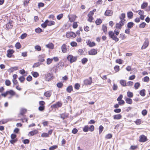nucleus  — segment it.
Listing matches in <instances>:
<instances>
[{
    "label": "nucleus",
    "instance_id": "obj_58",
    "mask_svg": "<svg viewBox=\"0 0 150 150\" xmlns=\"http://www.w3.org/2000/svg\"><path fill=\"white\" fill-rule=\"evenodd\" d=\"M45 109V106H40L38 108V109L40 111H43Z\"/></svg>",
    "mask_w": 150,
    "mask_h": 150
},
{
    "label": "nucleus",
    "instance_id": "obj_48",
    "mask_svg": "<svg viewBox=\"0 0 150 150\" xmlns=\"http://www.w3.org/2000/svg\"><path fill=\"white\" fill-rule=\"evenodd\" d=\"M118 88V86L117 85L115 84V83L113 84V85L112 87L114 91H116L117 90Z\"/></svg>",
    "mask_w": 150,
    "mask_h": 150
},
{
    "label": "nucleus",
    "instance_id": "obj_61",
    "mask_svg": "<svg viewBox=\"0 0 150 150\" xmlns=\"http://www.w3.org/2000/svg\"><path fill=\"white\" fill-rule=\"evenodd\" d=\"M119 66H115L114 67L115 70L116 72L119 71Z\"/></svg>",
    "mask_w": 150,
    "mask_h": 150
},
{
    "label": "nucleus",
    "instance_id": "obj_42",
    "mask_svg": "<svg viewBox=\"0 0 150 150\" xmlns=\"http://www.w3.org/2000/svg\"><path fill=\"white\" fill-rule=\"evenodd\" d=\"M140 86V83L138 82L134 84V88L136 89H137Z\"/></svg>",
    "mask_w": 150,
    "mask_h": 150
},
{
    "label": "nucleus",
    "instance_id": "obj_18",
    "mask_svg": "<svg viewBox=\"0 0 150 150\" xmlns=\"http://www.w3.org/2000/svg\"><path fill=\"white\" fill-rule=\"evenodd\" d=\"M7 95L10 94L12 96H14L15 94V92L12 90H10L6 91Z\"/></svg>",
    "mask_w": 150,
    "mask_h": 150
},
{
    "label": "nucleus",
    "instance_id": "obj_2",
    "mask_svg": "<svg viewBox=\"0 0 150 150\" xmlns=\"http://www.w3.org/2000/svg\"><path fill=\"white\" fill-rule=\"evenodd\" d=\"M67 60L71 63L76 61L77 59V57H74L71 55H69L67 57Z\"/></svg>",
    "mask_w": 150,
    "mask_h": 150
},
{
    "label": "nucleus",
    "instance_id": "obj_56",
    "mask_svg": "<svg viewBox=\"0 0 150 150\" xmlns=\"http://www.w3.org/2000/svg\"><path fill=\"white\" fill-rule=\"evenodd\" d=\"M63 86V84L61 82L58 83L57 84V86L59 88H61Z\"/></svg>",
    "mask_w": 150,
    "mask_h": 150
},
{
    "label": "nucleus",
    "instance_id": "obj_10",
    "mask_svg": "<svg viewBox=\"0 0 150 150\" xmlns=\"http://www.w3.org/2000/svg\"><path fill=\"white\" fill-rule=\"evenodd\" d=\"M86 43L90 47H93L96 45V43L94 42H91L90 40L86 41Z\"/></svg>",
    "mask_w": 150,
    "mask_h": 150
},
{
    "label": "nucleus",
    "instance_id": "obj_37",
    "mask_svg": "<svg viewBox=\"0 0 150 150\" xmlns=\"http://www.w3.org/2000/svg\"><path fill=\"white\" fill-rule=\"evenodd\" d=\"M35 48L36 50H37L38 51H40L41 49V47L38 45L35 46Z\"/></svg>",
    "mask_w": 150,
    "mask_h": 150
},
{
    "label": "nucleus",
    "instance_id": "obj_33",
    "mask_svg": "<svg viewBox=\"0 0 150 150\" xmlns=\"http://www.w3.org/2000/svg\"><path fill=\"white\" fill-rule=\"evenodd\" d=\"M26 112V109H23L21 110L20 114L21 115H23Z\"/></svg>",
    "mask_w": 150,
    "mask_h": 150
},
{
    "label": "nucleus",
    "instance_id": "obj_47",
    "mask_svg": "<svg viewBox=\"0 0 150 150\" xmlns=\"http://www.w3.org/2000/svg\"><path fill=\"white\" fill-rule=\"evenodd\" d=\"M88 61V59L86 58H83V59L82 60V63L83 64H85Z\"/></svg>",
    "mask_w": 150,
    "mask_h": 150
},
{
    "label": "nucleus",
    "instance_id": "obj_63",
    "mask_svg": "<svg viewBox=\"0 0 150 150\" xmlns=\"http://www.w3.org/2000/svg\"><path fill=\"white\" fill-rule=\"evenodd\" d=\"M40 65V63L39 62H37L35 63L33 66V67H38Z\"/></svg>",
    "mask_w": 150,
    "mask_h": 150
},
{
    "label": "nucleus",
    "instance_id": "obj_55",
    "mask_svg": "<svg viewBox=\"0 0 150 150\" xmlns=\"http://www.w3.org/2000/svg\"><path fill=\"white\" fill-rule=\"evenodd\" d=\"M63 16V14L62 13L60 14L57 16V18L58 20H60Z\"/></svg>",
    "mask_w": 150,
    "mask_h": 150
},
{
    "label": "nucleus",
    "instance_id": "obj_15",
    "mask_svg": "<svg viewBox=\"0 0 150 150\" xmlns=\"http://www.w3.org/2000/svg\"><path fill=\"white\" fill-rule=\"evenodd\" d=\"M51 94L52 91H48L44 93V95L47 97H49L51 96Z\"/></svg>",
    "mask_w": 150,
    "mask_h": 150
},
{
    "label": "nucleus",
    "instance_id": "obj_52",
    "mask_svg": "<svg viewBox=\"0 0 150 150\" xmlns=\"http://www.w3.org/2000/svg\"><path fill=\"white\" fill-rule=\"evenodd\" d=\"M35 31L37 33H40L42 31V30L41 28H39L36 29Z\"/></svg>",
    "mask_w": 150,
    "mask_h": 150
},
{
    "label": "nucleus",
    "instance_id": "obj_39",
    "mask_svg": "<svg viewBox=\"0 0 150 150\" xmlns=\"http://www.w3.org/2000/svg\"><path fill=\"white\" fill-rule=\"evenodd\" d=\"M103 127L102 125H100L99 128V134H100L103 131Z\"/></svg>",
    "mask_w": 150,
    "mask_h": 150
},
{
    "label": "nucleus",
    "instance_id": "obj_54",
    "mask_svg": "<svg viewBox=\"0 0 150 150\" xmlns=\"http://www.w3.org/2000/svg\"><path fill=\"white\" fill-rule=\"evenodd\" d=\"M94 129V127L93 125H91L89 128V130L91 132L93 131Z\"/></svg>",
    "mask_w": 150,
    "mask_h": 150
},
{
    "label": "nucleus",
    "instance_id": "obj_11",
    "mask_svg": "<svg viewBox=\"0 0 150 150\" xmlns=\"http://www.w3.org/2000/svg\"><path fill=\"white\" fill-rule=\"evenodd\" d=\"M62 105V104L59 102H57L56 104H54L52 105V107L54 108H57L61 107Z\"/></svg>",
    "mask_w": 150,
    "mask_h": 150
},
{
    "label": "nucleus",
    "instance_id": "obj_64",
    "mask_svg": "<svg viewBox=\"0 0 150 150\" xmlns=\"http://www.w3.org/2000/svg\"><path fill=\"white\" fill-rule=\"evenodd\" d=\"M122 26L119 23H117L116 25V28L119 29H121L122 28Z\"/></svg>",
    "mask_w": 150,
    "mask_h": 150
},
{
    "label": "nucleus",
    "instance_id": "obj_31",
    "mask_svg": "<svg viewBox=\"0 0 150 150\" xmlns=\"http://www.w3.org/2000/svg\"><path fill=\"white\" fill-rule=\"evenodd\" d=\"M102 21L100 19H98L96 21V23L97 25H99L101 24Z\"/></svg>",
    "mask_w": 150,
    "mask_h": 150
},
{
    "label": "nucleus",
    "instance_id": "obj_32",
    "mask_svg": "<svg viewBox=\"0 0 150 150\" xmlns=\"http://www.w3.org/2000/svg\"><path fill=\"white\" fill-rule=\"evenodd\" d=\"M127 96L129 98H132L133 96L132 93L130 91H128L127 92Z\"/></svg>",
    "mask_w": 150,
    "mask_h": 150
},
{
    "label": "nucleus",
    "instance_id": "obj_60",
    "mask_svg": "<svg viewBox=\"0 0 150 150\" xmlns=\"http://www.w3.org/2000/svg\"><path fill=\"white\" fill-rule=\"evenodd\" d=\"M149 77L146 76L144 78V82H148L149 80Z\"/></svg>",
    "mask_w": 150,
    "mask_h": 150
},
{
    "label": "nucleus",
    "instance_id": "obj_24",
    "mask_svg": "<svg viewBox=\"0 0 150 150\" xmlns=\"http://www.w3.org/2000/svg\"><path fill=\"white\" fill-rule=\"evenodd\" d=\"M134 23L132 22L128 23L127 24V27L129 28H131L133 26Z\"/></svg>",
    "mask_w": 150,
    "mask_h": 150
},
{
    "label": "nucleus",
    "instance_id": "obj_19",
    "mask_svg": "<svg viewBox=\"0 0 150 150\" xmlns=\"http://www.w3.org/2000/svg\"><path fill=\"white\" fill-rule=\"evenodd\" d=\"M46 47L49 48L53 49L54 48V45L52 43H50L46 45Z\"/></svg>",
    "mask_w": 150,
    "mask_h": 150
},
{
    "label": "nucleus",
    "instance_id": "obj_62",
    "mask_svg": "<svg viewBox=\"0 0 150 150\" xmlns=\"http://www.w3.org/2000/svg\"><path fill=\"white\" fill-rule=\"evenodd\" d=\"M141 120L140 119H138L136 121L135 123L137 125H139L141 123Z\"/></svg>",
    "mask_w": 150,
    "mask_h": 150
},
{
    "label": "nucleus",
    "instance_id": "obj_20",
    "mask_svg": "<svg viewBox=\"0 0 150 150\" xmlns=\"http://www.w3.org/2000/svg\"><path fill=\"white\" fill-rule=\"evenodd\" d=\"M120 83L122 86H127L126 81L124 80H121L120 81Z\"/></svg>",
    "mask_w": 150,
    "mask_h": 150
},
{
    "label": "nucleus",
    "instance_id": "obj_50",
    "mask_svg": "<svg viewBox=\"0 0 150 150\" xmlns=\"http://www.w3.org/2000/svg\"><path fill=\"white\" fill-rule=\"evenodd\" d=\"M67 117V115L65 113H63L60 115V117L63 119H64Z\"/></svg>",
    "mask_w": 150,
    "mask_h": 150
},
{
    "label": "nucleus",
    "instance_id": "obj_38",
    "mask_svg": "<svg viewBox=\"0 0 150 150\" xmlns=\"http://www.w3.org/2000/svg\"><path fill=\"white\" fill-rule=\"evenodd\" d=\"M139 12L138 14L140 16L144 15V11L143 10H139L137 11L136 12Z\"/></svg>",
    "mask_w": 150,
    "mask_h": 150
},
{
    "label": "nucleus",
    "instance_id": "obj_6",
    "mask_svg": "<svg viewBox=\"0 0 150 150\" xmlns=\"http://www.w3.org/2000/svg\"><path fill=\"white\" fill-rule=\"evenodd\" d=\"M14 52V51L12 49L8 50L7 51V57L9 58L11 57L12 56V54Z\"/></svg>",
    "mask_w": 150,
    "mask_h": 150
},
{
    "label": "nucleus",
    "instance_id": "obj_30",
    "mask_svg": "<svg viewBox=\"0 0 150 150\" xmlns=\"http://www.w3.org/2000/svg\"><path fill=\"white\" fill-rule=\"evenodd\" d=\"M102 29L103 31L105 33H106L107 30V27L106 26L104 25H103Z\"/></svg>",
    "mask_w": 150,
    "mask_h": 150
},
{
    "label": "nucleus",
    "instance_id": "obj_53",
    "mask_svg": "<svg viewBox=\"0 0 150 150\" xmlns=\"http://www.w3.org/2000/svg\"><path fill=\"white\" fill-rule=\"evenodd\" d=\"M72 47H76L77 45V43L75 42H72L70 43Z\"/></svg>",
    "mask_w": 150,
    "mask_h": 150
},
{
    "label": "nucleus",
    "instance_id": "obj_22",
    "mask_svg": "<svg viewBox=\"0 0 150 150\" xmlns=\"http://www.w3.org/2000/svg\"><path fill=\"white\" fill-rule=\"evenodd\" d=\"M48 21V20H46L45 22L41 24L42 27L43 28H45L47 25V22Z\"/></svg>",
    "mask_w": 150,
    "mask_h": 150
},
{
    "label": "nucleus",
    "instance_id": "obj_16",
    "mask_svg": "<svg viewBox=\"0 0 150 150\" xmlns=\"http://www.w3.org/2000/svg\"><path fill=\"white\" fill-rule=\"evenodd\" d=\"M122 116L120 114L115 115L113 116V118L115 120L120 119L122 118Z\"/></svg>",
    "mask_w": 150,
    "mask_h": 150
},
{
    "label": "nucleus",
    "instance_id": "obj_23",
    "mask_svg": "<svg viewBox=\"0 0 150 150\" xmlns=\"http://www.w3.org/2000/svg\"><path fill=\"white\" fill-rule=\"evenodd\" d=\"M12 27L13 25H12V24L10 22L8 23L6 25V27L8 29H9L11 28H12Z\"/></svg>",
    "mask_w": 150,
    "mask_h": 150
},
{
    "label": "nucleus",
    "instance_id": "obj_1",
    "mask_svg": "<svg viewBox=\"0 0 150 150\" xmlns=\"http://www.w3.org/2000/svg\"><path fill=\"white\" fill-rule=\"evenodd\" d=\"M109 36L113 40H115L116 42L119 41V39L116 36H115L114 33L112 31H110L108 33Z\"/></svg>",
    "mask_w": 150,
    "mask_h": 150
},
{
    "label": "nucleus",
    "instance_id": "obj_27",
    "mask_svg": "<svg viewBox=\"0 0 150 150\" xmlns=\"http://www.w3.org/2000/svg\"><path fill=\"white\" fill-rule=\"evenodd\" d=\"M127 15L128 17L131 19L132 18L133 14L132 12L130 11L127 13Z\"/></svg>",
    "mask_w": 150,
    "mask_h": 150
},
{
    "label": "nucleus",
    "instance_id": "obj_36",
    "mask_svg": "<svg viewBox=\"0 0 150 150\" xmlns=\"http://www.w3.org/2000/svg\"><path fill=\"white\" fill-rule=\"evenodd\" d=\"M57 146L55 145L51 146L49 148L50 150H54L57 148Z\"/></svg>",
    "mask_w": 150,
    "mask_h": 150
},
{
    "label": "nucleus",
    "instance_id": "obj_35",
    "mask_svg": "<svg viewBox=\"0 0 150 150\" xmlns=\"http://www.w3.org/2000/svg\"><path fill=\"white\" fill-rule=\"evenodd\" d=\"M53 59H50V58H48L47 59V64H50L52 62Z\"/></svg>",
    "mask_w": 150,
    "mask_h": 150
},
{
    "label": "nucleus",
    "instance_id": "obj_4",
    "mask_svg": "<svg viewBox=\"0 0 150 150\" xmlns=\"http://www.w3.org/2000/svg\"><path fill=\"white\" fill-rule=\"evenodd\" d=\"M67 37L68 38H74L76 36V34L74 33L71 32L67 33L66 34Z\"/></svg>",
    "mask_w": 150,
    "mask_h": 150
},
{
    "label": "nucleus",
    "instance_id": "obj_44",
    "mask_svg": "<svg viewBox=\"0 0 150 150\" xmlns=\"http://www.w3.org/2000/svg\"><path fill=\"white\" fill-rule=\"evenodd\" d=\"M19 79L20 81V82L21 83L23 82L25 80V78L23 76L20 77L19 78Z\"/></svg>",
    "mask_w": 150,
    "mask_h": 150
},
{
    "label": "nucleus",
    "instance_id": "obj_59",
    "mask_svg": "<svg viewBox=\"0 0 150 150\" xmlns=\"http://www.w3.org/2000/svg\"><path fill=\"white\" fill-rule=\"evenodd\" d=\"M142 113L143 115L145 116L147 114V111L146 110H144L142 111Z\"/></svg>",
    "mask_w": 150,
    "mask_h": 150
},
{
    "label": "nucleus",
    "instance_id": "obj_8",
    "mask_svg": "<svg viewBox=\"0 0 150 150\" xmlns=\"http://www.w3.org/2000/svg\"><path fill=\"white\" fill-rule=\"evenodd\" d=\"M149 44V42L148 39H146L142 46L141 49H144L146 48L148 46Z\"/></svg>",
    "mask_w": 150,
    "mask_h": 150
},
{
    "label": "nucleus",
    "instance_id": "obj_40",
    "mask_svg": "<svg viewBox=\"0 0 150 150\" xmlns=\"http://www.w3.org/2000/svg\"><path fill=\"white\" fill-rule=\"evenodd\" d=\"M15 47L17 49H19L21 47L20 43L19 42H17L15 45Z\"/></svg>",
    "mask_w": 150,
    "mask_h": 150
},
{
    "label": "nucleus",
    "instance_id": "obj_46",
    "mask_svg": "<svg viewBox=\"0 0 150 150\" xmlns=\"http://www.w3.org/2000/svg\"><path fill=\"white\" fill-rule=\"evenodd\" d=\"M88 20L90 22H91L93 19L92 16H89L88 15Z\"/></svg>",
    "mask_w": 150,
    "mask_h": 150
},
{
    "label": "nucleus",
    "instance_id": "obj_25",
    "mask_svg": "<svg viewBox=\"0 0 150 150\" xmlns=\"http://www.w3.org/2000/svg\"><path fill=\"white\" fill-rule=\"evenodd\" d=\"M148 3L147 2H144L141 6V8L142 9H144L147 6Z\"/></svg>",
    "mask_w": 150,
    "mask_h": 150
},
{
    "label": "nucleus",
    "instance_id": "obj_3",
    "mask_svg": "<svg viewBox=\"0 0 150 150\" xmlns=\"http://www.w3.org/2000/svg\"><path fill=\"white\" fill-rule=\"evenodd\" d=\"M52 75L49 73L45 74V80L46 81H50L52 80Z\"/></svg>",
    "mask_w": 150,
    "mask_h": 150
},
{
    "label": "nucleus",
    "instance_id": "obj_28",
    "mask_svg": "<svg viewBox=\"0 0 150 150\" xmlns=\"http://www.w3.org/2000/svg\"><path fill=\"white\" fill-rule=\"evenodd\" d=\"M55 24V22L53 21H49L48 20V21L47 22V25L49 26H51L52 25H54Z\"/></svg>",
    "mask_w": 150,
    "mask_h": 150
},
{
    "label": "nucleus",
    "instance_id": "obj_29",
    "mask_svg": "<svg viewBox=\"0 0 150 150\" xmlns=\"http://www.w3.org/2000/svg\"><path fill=\"white\" fill-rule=\"evenodd\" d=\"M145 90L144 89H142L140 91L139 93L140 95L142 96H145Z\"/></svg>",
    "mask_w": 150,
    "mask_h": 150
},
{
    "label": "nucleus",
    "instance_id": "obj_57",
    "mask_svg": "<svg viewBox=\"0 0 150 150\" xmlns=\"http://www.w3.org/2000/svg\"><path fill=\"white\" fill-rule=\"evenodd\" d=\"M27 35V34L25 33L22 34L21 36V39H24L26 37Z\"/></svg>",
    "mask_w": 150,
    "mask_h": 150
},
{
    "label": "nucleus",
    "instance_id": "obj_34",
    "mask_svg": "<svg viewBox=\"0 0 150 150\" xmlns=\"http://www.w3.org/2000/svg\"><path fill=\"white\" fill-rule=\"evenodd\" d=\"M89 130V127L88 126H85L83 128V130L85 132H87Z\"/></svg>",
    "mask_w": 150,
    "mask_h": 150
},
{
    "label": "nucleus",
    "instance_id": "obj_14",
    "mask_svg": "<svg viewBox=\"0 0 150 150\" xmlns=\"http://www.w3.org/2000/svg\"><path fill=\"white\" fill-rule=\"evenodd\" d=\"M38 133V131L36 130H34L31 131L29 132L28 135L29 136H33L35 134H36Z\"/></svg>",
    "mask_w": 150,
    "mask_h": 150
},
{
    "label": "nucleus",
    "instance_id": "obj_26",
    "mask_svg": "<svg viewBox=\"0 0 150 150\" xmlns=\"http://www.w3.org/2000/svg\"><path fill=\"white\" fill-rule=\"evenodd\" d=\"M32 74L33 76L35 78L38 77L39 75V74L37 72L33 71Z\"/></svg>",
    "mask_w": 150,
    "mask_h": 150
},
{
    "label": "nucleus",
    "instance_id": "obj_13",
    "mask_svg": "<svg viewBox=\"0 0 150 150\" xmlns=\"http://www.w3.org/2000/svg\"><path fill=\"white\" fill-rule=\"evenodd\" d=\"M113 12L111 10H106L105 13V15L107 16H111Z\"/></svg>",
    "mask_w": 150,
    "mask_h": 150
},
{
    "label": "nucleus",
    "instance_id": "obj_41",
    "mask_svg": "<svg viewBox=\"0 0 150 150\" xmlns=\"http://www.w3.org/2000/svg\"><path fill=\"white\" fill-rule=\"evenodd\" d=\"M146 24L144 22H143L139 25V27L140 28H144Z\"/></svg>",
    "mask_w": 150,
    "mask_h": 150
},
{
    "label": "nucleus",
    "instance_id": "obj_12",
    "mask_svg": "<svg viewBox=\"0 0 150 150\" xmlns=\"http://www.w3.org/2000/svg\"><path fill=\"white\" fill-rule=\"evenodd\" d=\"M62 52L64 53H66L67 52V46L65 44H63L61 47Z\"/></svg>",
    "mask_w": 150,
    "mask_h": 150
},
{
    "label": "nucleus",
    "instance_id": "obj_5",
    "mask_svg": "<svg viewBox=\"0 0 150 150\" xmlns=\"http://www.w3.org/2000/svg\"><path fill=\"white\" fill-rule=\"evenodd\" d=\"M92 82V78L90 77L88 79H86L84 80V83L85 85H91Z\"/></svg>",
    "mask_w": 150,
    "mask_h": 150
},
{
    "label": "nucleus",
    "instance_id": "obj_49",
    "mask_svg": "<svg viewBox=\"0 0 150 150\" xmlns=\"http://www.w3.org/2000/svg\"><path fill=\"white\" fill-rule=\"evenodd\" d=\"M30 0H24L23 4L24 6H26V5L29 3Z\"/></svg>",
    "mask_w": 150,
    "mask_h": 150
},
{
    "label": "nucleus",
    "instance_id": "obj_51",
    "mask_svg": "<svg viewBox=\"0 0 150 150\" xmlns=\"http://www.w3.org/2000/svg\"><path fill=\"white\" fill-rule=\"evenodd\" d=\"M41 136L44 137H47L49 136V134L47 133H44L41 134Z\"/></svg>",
    "mask_w": 150,
    "mask_h": 150
},
{
    "label": "nucleus",
    "instance_id": "obj_45",
    "mask_svg": "<svg viewBox=\"0 0 150 150\" xmlns=\"http://www.w3.org/2000/svg\"><path fill=\"white\" fill-rule=\"evenodd\" d=\"M5 84L7 86H9L11 84V82L8 80H6L5 81Z\"/></svg>",
    "mask_w": 150,
    "mask_h": 150
},
{
    "label": "nucleus",
    "instance_id": "obj_7",
    "mask_svg": "<svg viewBox=\"0 0 150 150\" xmlns=\"http://www.w3.org/2000/svg\"><path fill=\"white\" fill-rule=\"evenodd\" d=\"M88 54L91 55H95L97 53V50L92 49L88 52Z\"/></svg>",
    "mask_w": 150,
    "mask_h": 150
},
{
    "label": "nucleus",
    "instance_id": "obj_21",
    "mask_svg": "<svg viewBox=\"0 0 150 150\" xmlns=\"http://www.w3.org/2000/svg\"><path fill=\"white\" fill-rule=\"evenodd\" d=\"M125 100L127 103L131 104L132 103V100L130 98H127L125 99Z\"/></svg>",
    "mask_w": 150,
    "mask_h": 150
},
{
    "label": "nucleus",
    "instance_id": "obj_9",
    "mask_svg": "<svg viewBox=\"0 0 150 150\" xmlns=\"http://www.w3.org/2000/svg\"><path fill=\"white\" fill-rule=\"evenodd\" d=\"M139 141L140 142H144L147 140V137L144 135H141L139 137Z\"/></svg>",
    "mask_w": 150,
    "mask_h": 150
},
{
    "label": "nucleus",
    "instance_id": "obj_43",
    "mask_svg": "<svg viewBox=\"0 0 150 150\" xmlns=\"http://www.w3.org/2000/svg\"><path fill=\"white\" fill-rule=\"evenodd\" d=\"M112 137V135L111 134H107L105 137V138L107 139H109L111 138Z\"/></svg>",
    "mask_w": 150,
    "mask_h": 150
},
{
    "label": "nucleus",
    "instance_id": "obj_17",
    "mask_svg": "<svg viewBox=\"0 0 150 150\" xmlns=\"http://www.w3.org/2000/svg\"><path fill=\"white\" fill-rule=\"evenodd\" d=\"M67 91L69 93H70L71 91H73V87L72 86H68L66 89Z\"/></svg>",
    "mask_w": 150,
    "mask_h": 150
}]
</instances>
